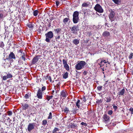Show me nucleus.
Listing matches in <instances>:
<instances>
[{
    "mask_svg": "<svg viewBox=\"0 0 133 133\" xmlns=\"http://www.w3.org/2000/svg\"><path fill=\"white\" fill-rule=\"evenodd\" d=\"M16 59V57L15 54L13 52H10L8 56H6V58L3 59L4 64H5V63L6 62V61H9L10 63H12L14 62V60H15Z\"/></svg>",
    "mask_w": 133,
    "mask_h": 133,
    "instance_id": "1",
    "label": "nucleus"
},
{
    "mask_svg": "<svg viewBox=\"0 0 133 133\" xmlns=\"http://www.w3.org/2000/svg\"><path fill=\"white\" fill-rule=\"evenodd\" d=\"M86 63L84 61H80L76 65L75 69L78 70L81 69L84 67V66L86 65Z\"/></svg>",
    "mask_w": 133,
    "mask_h": 133,
    "instance_id": "2",
    "label": "nucleus"
},
{
    "mask_svg": "<svg viewBox=\"0 0 133 133\" xmlns=\"http://www.w3.org/2000/svg\"><path fill=\"white\" fill-rule=\"evenodd\" d=\"M45 36L46 37L45 41L49 43L50 39L53 37L54 34L52 31H49L45 34Z\"/></svg>",
    "mask_w": 133,
    "mask_h": 133,
    "instance_id": "3",
    "label": "nucleus"
},
{
    "mask_svg": "<svg viewBox=\"0 0 133 133\" xmlns=\"http://www.w3.org/2000/svg\"><path fill=\"white\" fill-rule=\"evenodd\" d=\"M109 11L110 13L109 15V17L111 22H112L115 20L116 18L115 16V12L112 10Z\"/></svg>",
    "mask_w": 133,
    "mask_h": 133,
    "instance_id": "4",
    "label": "nucleus"
},
{
    "mask_svg": "<svg viewBox=\"0 0 133 133\" xmlns=\"http://www.w3.org/2000/svg\"><path fill=\"white\" fill-rule=\"evenodd\" d=\"M94 10L99 13H102L104 12V10L102 6L99 4H97L94 7Z\"/></svg>",
    "mask_w": 133,
    "mask_h": 133,
    "instance_id": "5",
    "label": "nucleus"
},
{
    "mask_svg": "<svg viewBox=\"0 0 133 133\" xmlns=\"http://www.w3.org/2000/svg\"><path fill=\"white\" fill-rule=\"evenodd\" d=\"M71 31L72 33L74 34H76L77 32L79 30L78 25H74L72 27L70 28Z\"/></svg>",
    "mask_w": 133,
    "mask_h": 133,
    "instance_id": "6",
    "label": "nucleus"
},
{
    "mask_svg": "<svg viewBox=\"0 0 133 133\" xmlns=\"http://www.w3.org/2000/svg\"><path fill=\"white\" fill-rule=\"evenodd\" d=\"M35 128V125L34 123H29L28 126L27 130L28 131L31 132V130L34 129Z\"/></svg>",
    "mask_w": 133,
    "mask_h": 133,
    "instance_id": "7",
    "label": "nucleus"
},
{
    "mask_svg": "<svg viewBox=\"0 0 133 133\" xmlns=\"http://www.w3.org/2000/svg\"><path fill=\"white\" fill-rule=\"evenodd\" d=\"M43 93L41 91V89H39L37 91V93L36 96L39 99H42L43 98Z\"/></svg>",
    "mask_w": 133,
    "mask_h": 133,
    "instance_id": "8",
    "label": "nucleus"
},
{
    "mask_svg": "<svg viewBox=\"0 0 133 133\" xmlns=\"http://www.w3.org/2000/svg\"><path fill=\"white\" fill-rule=\"evenodd\" d=\"M40 57L39 55H37L35 56L33 59L32 61V64H35L38 61Z\"/></svg>",
    "mask_w": 133,
    "mask_h": 133,
    "instance_id": "9",
    "label": "nucleus"
},
{
    "mask_svg": "<svg viewBox=\"0 0 133 133\" xmlns=\"http://www.w3.org/2000/svg\"><path fill=\"white\" fill-rule=\"evenodd\" d=\"M71 108L70 110V112H71L72 114H76L77 113V111L78 110V109H76L75 105H72L71 107Z\"/></svg>",
    "mask_w": 133,
    "mask_h": 133,
    "instance_id": "10",
    "label": "nucleus"
},
{
    "mask_svg": "<svg viewBox=\"0 0 133 133\" xmlns=\"http://www.w3.org/2000/svg\"><path fill=\"white\" fill-rule=\"evenodd\" d=\"M68 95L67 92L65 90H62L60 93V96L61 97L65 98L67 97Z\"/></svg>",
    "mask_w": 133,
    "mask_h": 133,
    "instance_id": "11",
    "label": "nucleus"
},
{
    "mask_svg": "<svg viewBox=\"0 0 133 133\" xmlns=\"http://www.w3.org/2000/svg\"><path fill=\"white\" fill-rule=\"evenodd\" d=\"M121 89L120 88H119L117 89V90L119 91V92L118 93V95L119 96H121L124 95L125 92V89L124 88H123L121 90L119 91L120 89Z\"/></svg>",
    "mask_w": 133,
    "mask_h": 133,
    "instance_id": "12",
    "label": "nucleus"
},
{
    "mask_svg": "<svg viewBox=\"0 0 133 133\" xmlns=\"http://www.w3.org/2000/svg\"><path fill=\"white\" fill-rule=\"evenodd\" d=\"M104 122L106 123L108 122L110 120V117L106 114H105L103 116Z\"/></svg>",
    "mask_w": 133,
    "mask_h": 133,
    "instance_id": "13",
    "label": "nucleus"
},
{
    "mask_svg": "<svg viewBox=\"0 0 133 133\" xmlns=\"http://www.w3.org/2000/svg\"><path fill=\"white\" fill-rule=\"evenodd\" d=\"M22 104V109L23 110H26L29 107L28 104L26 103H21Z\"/></svg>",
    "mask_w": 133,
    "mask_h": 133,
    "instance_id": "14",
    "label": "nucleus"
},
{
    "mask_svg": "<svg viewBox=\"0 0 133 133\" xmlns=\"http://www.w3.org/2000/svg\"><path fill=\"white\" fill-rule=\"evenodd\" d=\"M110 32L108 31H104L102 34V36L104 37H107L110 36Z\"/></svg>",
    "mask_w": 133,
    "mask_h": 133,
    "instance_id": "15",
    "label": "nucleus"
},
{
    "mask_svg": "<svg viewBox=\"0 0 133 133\" xmlns=\"http://www.w3.org/2000/svg\"><path fill=\"white\" fill-rule=\"evenodd\" d=\"M73 21L75 24L77 23L79 20V17H73L72 19Z\"/></svg>",
    "mask_w": 133,
    "mask_h": 133,
    "instance_id": "16",
    "label": "nucleus"
},
{
    "mask_svg": "<svg viewBox=\"0 0 133 133\" xmlns=\"http://www.w3.org/2000/svg\"><path fill=\"white\" fill-rule=\"evenodd\" d=\"M90 3L89 2H88L87 3L84 2L83 3L82 5V7H87L90 5Z\"/></svg>",
    "mask_w": 133,
    "mask_h": 133,
    "instance_id": "17",
    "label": "nucleus"
},
{
    "mask_svg": "<svg viewBox=\"0 0 133 133\" xmlns=\"http://www.w3.org/2000/svg\"><path fill=\"white\" fill-rule=\"evenodd\" d=\"M26 25L28 28H30V29L31 30H32L33 29V28L34 26V24H32V23H30L27 24Z\"/></svg>",
    "mask_w": 133,
    "mask_h": 133,
    "instance_id": "18",
    "label": "nucleus"
},
{
    "mask_svg": "<svg viewBox=\"0 0 133 133\" xmlns=\"http://www.w3.org/2000/svg\"><path fill=\"white\" fill-rule=\"evenodd\" d=\"M79 12L77 11H75L73 15V17H79Z\"/></svg>",
    "mask_w": 133,
    "mask_h": 133,
    "instance_id": "19",
    "label": "nucleus"
},
{
    "mask_svg": "<svg viewBox=\"0 0 133 133\" xmlns=\"http://www.w3.org/2000/svg\"><path fill=\"white\" fill-rule=\"evenodd\" d=\"M64 111L66 114H68L70 112V110H69V109L68 108L65 107L64 108Z\"/></svg>",
    "mask_w": 133,
    "mask_h": 133,
    "instance_id": "20",
    "label": "nucleus"
},
{
    "mask_svg": "<svg viewBox=\"0 0 133 133\" xmlns=\"http://www.w3.org/2000/svg\"><path fill=\"white\" fill-rule=\"evenodd\" d=\"M79 40L77 39H74L73 41V43L75 45H77L79 43Z\"/></svg>",
    "mask_w": 133,
    "mask_h": 133,
    "instance_id": "21",
    "label": "nucleus"
},
{
    "mask_svg": "<svg viewBox=\"0 0 133 133\" xmlns=\"http://www.w3.org/2000/svg\"><path fill=\"white\" fill-rule=\"evenodd\" d=\"M56 88L55 89H57V90H56L55 92L56 94L58 93L60 90V87L59 85L58 84H57L56 86Z\"/></svg>",
    "mask_w": 133,
    "mask_h": 133,
    "instance_id": "22",
    "label": "nucleus"
},
{
    "mask_svg": "<svg viewBox=\"0 0 133 133\" xmlns=\"http://www.w3.org/2000/svg\"><path fill=\"white\" fill-rule=\"evenodd\" d=\"M70 20L69 18H64L63 20V22L65 24H66Z\"/></svg>",
    "mask_w": 133,
    "mask_h": 133,
    "instance_id": "23",
    "label": "nucleus"
},
{
    "mask_svg": "<svg viewBox=\"0 0 133 133\" xmlns=\"http://www.w3.org/2000/svg\"><path fill=\"white\" fill-rule=\"evenodd\" d=\"M53 97V96L52 95L51 96H49L48 95H47L46 96V97H45L46 99H47V101H49L50 99H51Z\"/></svg>",
    "mask_w": 133,
    "mask_h": 133,
    "instance_id": "24",
    "label": "nucleus"
},
{
    "mask_svg": "<svg viewBox=\"0 0 133 133\" xmlns=\"http://www.w3.org/2000/svg\"><path fill=\"white\" fill-rule=\"evenodd\" d=\"M116 4H119L121 3V0H112Z\"/></svg>",
    "mask_w": 133,
    "mask_h": 133,
    "instance_id": "25",
    "label": "nucleus"
},
{
    "mask_svg": "<svg viewBox=\"0 0 133 133\" xmlns=\"http://www.w3.org/2000/svg\"><path fill=\"white\" fill-rule=\"evenodd\" d=\"M80 100L79 99H78L76 102V106L78 107V108H80Z\"/></svg>",
    "mask_w": 133,
    "mask_h": 133,
    "instance_id": "26",
    "label": "nucleus"
},
{
    "mask_svg": "<svg viewBox=\"0 0 133 133\" xmlns=\"http://www.w3.org/2000/svg\"><path fill=\"white\" fill-rule=\"evenodd\" d=\"M111 98L110 96H108L106 97L105 101H106V102L108 103L110 102L111 100Z\"/></svg>",
    "mask_w": 133,
    "mask_h": 133,
    "instance_id": "27",
    "label": "nucleus"
},
{
    "mask_svg": "<svg viewBox=\"0 0 133 133\" xmlns=\"http://www.w3.org/2000/svg\"><path fill=\"white\" fill-rule=\"evenodd\" d=\"M64 67L67 71H68L69 70V66L67 63L64 65Z\"/></svg>",
    "mask_w": 133,
    "mask_h": 133,
    "instance_id": "28",
    "label": "nucleus"
},
{
    "mask_svg": "<svg viewBox=\"0 0 133 133\" xmlns=\"http://www.w3.org/2000/svg\"><path fill=\"white\" fill-rule=\"evenodd\" d=\"M68 73L67 72H66L63 74V78L64 79H66L68 77Z\"/></svg>",
    "mask_w": 133,
    "mask_h": 133,
    "instance_id": "29",
    "label": "nucleus"
},
{
    "mask_svg": "<svg viewBox=\"0 0 133 133\" xmlns=\"http://www.w3.org/2000/svg\"><path fill=\"white\" fill-rule=\"evenodd\" d=\"M59 129L55 127L52 131V133H57V131L59 130Z\"/></svg>",
    "mask_w": 133,
    "mask_h": 133,
    "instance_id": "30",
    "label": "nucleus"
},
{
    "mask_svg": "<svg viewBox=\"0 0 133 133\" xmlns=\"http://www.w3.org/2000/svg\"><path fill=\"white\" fill-rule=\"evenodd\" d=\"M25 54H23V55H22V56L21 57V59H23L24 61H25L26 59L25 57Z\"/></svg>",
    "mask_w": 133,
    "mask_h": 133,
    "instance_id": "31",
    "label": "nucleus"
},
{
    "mask_svg": "<svg viewBox=\"0 0 133 133\" xmlns=\"http://www.w3.org/2000/svg\"><path fill=\"white\" fill-rule=\"evenodd\" d=\"M7 77L8 78H11L13 77L12 75L11 74H10L9 72L6 75Z\"/></svg>",
    "mask_w": 133,
    "mask_h": 133,
    "instance_id": "32",
    "label": "nucleus"
},
{
    "mask_svg": "<svg viewBox=\"0 0 133 133\" xmlns=\"http://www.w3.org/2000/svg\"><path fill=\"white\" fill-rule=\"evenodd\" d=\"M47 123V120L46 119H44L42 121V125L44 126H45Z\"/></svg>",
    "mask_w": 133,
    "mask_h": 133,
    "instance_id": "33",
    "label": "nucleus"
},
{
    "mask_svg": "<svg viewBox=\"0 0 133 133\" xmlns=\"http://www.w3.org/2000/svg\"><path fill=\"white\" fill-rule=\"evenodd\" d=\"M70 125V128H75L76 127V125L74 123H71Z\"/></svg>",
    "mask_w": 133,
    "mask_h": 133,
    "instance_id": "34",
    "label": "nucleus"
},
{
    "mask_svg": "<svg viewBox=\"0 0 133 133\" xmlns=\"http://www.w3.org/2000/svg\"><path fill=\"white\" fill-rule=\"evenodd\" d=\"M52 114L51 112H50L49 113L48 116V117L47 119H51L52 118Z\"/></svg>",
    "mask_w": 133,
    "mask_h": 133,
    "instance_id": "35",
    "label": "nucleus"
},
{
    "mask_svg": "<svg viewBox=\"0 0 133 133\" xmlns=\"http://www.w3.org/2000/svg\"><path fill=\"white\" fill-rule=\"evenodd\" d=\"M103 62L101 60V62L98 64V65L100 66V67H102V66H105L103 64Z\"/></svg>",
    "mask_w": 133,
    "mask_h": 133,
    "instance_id": "36",
    "label": "nucleus"
},
{
    "mask_svg": "<svg viewBox=\"0 0 133 133\" xmlns=\"http://www.w3.org/2000/svg\"><path fill=\"white\" fill-rule=\"evenodd\" d=\"M38 12V11L37 10L34 11L33 12V15L35 16H36L37 15Z\"/></svg>",
    "mask_w": 133,
    "mask_h": 133,
    "instance_id": "37",
    "label": "nucleus"
},
{
    "mask_svg": "<svg viewBox=\"0 0 133 133\" xmlns=\"http://www.w3.org/2000/svg\"><path fill=\"white\" fill-rule=\"evenodd\" d=\"M55 31H56L57 33H58L61 31V29L60 28H57L55 29Z\"/></svg>",
    "mask_w": 133,
    "mask_h": 133,
    "instance_id": "38",
    "label": "nucleus"
},
{
    "mask_svg": "<svg viewBox=\"0 0 133 133\" xmlns=\"http://www.w3.org/2000/svg\"><path fill=\"white\" fill-rule=\"evenodd\" d=\"M4 46V44L3 42H0V47L3 48Z\"/></svg>",
    "mask_w": 133,
    "mask_h": 133,
    "instance_id": "39",
    "label": "nucleus"
},
{
    "mask_svg": "<svg viewBox=\"0 0 133 133\" xmlns=\"http://www.w3.org/2000/svg\"><path fill=\"white\" fill-rule=\"evenodd\" d=\"M7 112L8 115L9 116H11L12 114V112L11 111H9Z\"/></svg>",
    "mask_w": 133,
    "mask_h": 133,
    "instance_id": "40",
    "label": "nucleus"
},
{
    "mask_svg": "<svg viewBox=\"0 0 133 133\" xmlns=\"http://www.w3.org/2000/svg\"><path fill=\"white\" fill-rule=\"evenodd\" d=\"M102 86H98L97 87V90L99 91H101L102 90Z\"/></svg>",
    "mask_w": 133,
    "mask_h": 133,
    "instance_id": "41",
    "label": "nucleus"
},
{
    "mask_svg": "<svg viewBox=\"0 0 133 133\" xmlns=\"http://www.w3.org/2000/svg\"><path fill=\"white\" fill-rule=\"evenodd\" d=\"M113 113V112L111 110H110L108 111V114L110 115H111Z\"/></svg>",
    "mask_w": 133,
    "mask_h": 133,
    "instance_id": "42",
    "label": "nucleus"
},
{
    "mask_svg": "<svg viewBox=\"0 0 133 133\" xmlns=\"http://www.w3.org/2000/svg\"><path fill=\"white\" fill-rule=\"evenodd\" d=\"M46 89V87L45 86H43L41 88V91L42 92L45 90Z\"/></svg>",
    "mask_w": 133,
    "mask_h": 133,
    "instance_id": "43",
    "label": "nucleus"
},
{
    "mask_svg": "<svg viewBox=\"0 0 133 133\" xmlns=\"http://www.w3.org/2000/svg\"><path fill=\"white\" fill-rule=\"evenodd\" d=\"M63 63L64 65L66 64L67 63V60H66L65 59H63L62 60Z\"/></svg>",
    "mask_w": 133,
    "mask_h": 133,
    "instance_id": "44",
    "label": "nucleus"
},
{
    "mask_svg": "<svg viewBox=\"0 0 133 133\" xmlns=\"http://www.w3.org/2000/svg\"><path fill=\"white\" fill-rule=\"evenodd\" d=\"M102 102L101 99L100 100L98 99L96 101V103L98 104L101 103Z\"/></svg>",
    "mask_w": 133,
    "mask_h": 133,
    "instance_id": "45",
    "label": "nucleus"
},
{
    "mask_svg": "<svg viewBox=\"0 0 133 133\" xmlns=\"http://www.w3.org/2000/svg\"><path fill=\"white\" fill-rule=\"evenodd\" d=\"M112 106H113V108L114 109V110L115 111H116L117 109V106L115 105V104H113L112 105Z\"/></svg>",
    "mask_w": 133,
    "mask_h": 133,
    "instance_id": "46",
    "label": "nucleus"
},
{
    "mask_svg": "<svg viewBox=\"0 0 133 133\" xmlns=\"http://www.w3.org/2000/svg\"><path fill=\"white\" fill-rule=\"evenodd\" d=\"M81 125H82L85 126V127L87 126V124L86 123H84L83 122H82L81 123Z\"/></svg>",
    "mask_w": 133,
    "mask_h": 133,
    "instance_id": "47",
    "label": "nucleus"
},
{
    "mask_svg": "<svg viewBox=\"0 0 133 133\" xmlns=\"http://www.w3.org/2000/svg\"><path fill=\"white\" fill-rule=\"evenodd\" d=\"M18 52L20 53L21 54V55H23V54H25L24 52H23V50L22 49H20L19 50Z\"/></svg>",
    "mask_w": 133,
    "mask_h": 133,
    "instance_id": "48",
    "label": "nucleus"
},
{
    "mask_svg": "<svg viewBox=\"0 0 133 133\" xmlns=\"http://www.w3.org/2000/svg\"><path fill=\"white\" fill-rule=\"evenodd\" d=\"M24 97L26 99H28L29 98V96L28 94H26L24 96Z\"/></svg>",
    "mask_w": 133,
    "mask_h": 133,
    "instance_id": "49",
    "label": "nucleus"
},
{
    "mask_svg": "<svg viewBox=\"0 0 133 133\" xmlns=\"http://www.w3.org/2000/svg\"><path fill=\"white\" fill-rule=\"evenodd\" d=\"M99 68L101 70V71H104L105 70H106V69L105 68L104 66H102V67H99Z\"/></svg>",
    "mask_w": 133,
    "mask_h": 133,
    "instance_id": "50",
    "label": "nucleus"
},
{
    "mask_svg": "<svg viewBox=\"0 0 133 133\" xmlns=\"http://www.w3.org/2000/svg\"><path fill=\"white\" fill-rule=\"evenodd\" d=\"M102 60V62H103L104 63H108V64H110V63L108 61H106L105 60Z\"/></svg>",
    "mask_w": 133,
    "mask_h": 133,
    "instance_id": "51",
    "label": "nucleus"
},
{
    "mask_svg": "<svg viewBox=\"0 0 133 133\" xmlns=\"http://www.w3.org/2000/svg\"><path fill=\"white\" fill-rule=\"evenodd\" d=\"M133 56V53H131L130 56H129V58L130 59H131L132 58V57Z\"/></svg>",
    "mask_w": 133,
    "mask_h": 133,
    "instance_id": "52",
    "label": "nucleus"
},
{
    "mask_svg": "<svg viewBox=\"0 0 133 133\" xmlns=\"http://www.w3.org/2000/svg\"><path fill=\"white\" fill-rule=\"evenodd\" d=\"M49 75H48L46 76H44V77L45 80H47L49 79Z\"/></svg>",
    "mask_w": 133,
    "mask_h": 133,
    "instance_id": "53",
    "label": "nucleus"
},
{
    "mask_svg": "<svg viewBox=\"0 0 133 133\" xmlns=\"http://www.w3.org/2000/svg\"><path fill=\"white\" fill-rule=\"evenodd\" d=\"M8 78L7 77V76H6L5 75L3 76L2 78V79L3 80H6Z\"/></svg>",
    "mask_w": 133,
    "mask_h": 133,
    "instance_id": "54",
    "label": "nucleus"
},
{
    "mask_svg": "<svg viewBox=\"0 0 133 133\" xmlns=\"http://www.w3.org/2000/svg\"><path fill=\"white\" fill-rule=\"evenodd\" d=\"M18 63L20 65H22L23 64V62L20 59V60H19Z\"/></svg>",
    "mask_w": 133,
    "mask_h": 133,
    "instance_id": "55",
    "label": "nucleus"
},
{
    "mask_svg": "<svg viewBox=\"0 0 133 133\" xmlns=\"http://www.w3.org/2000/svg\"><path fill=\"white\" fill-rule=\"evenodd\" d=\"M21 1L20 0L19 1H17V3H16V4L17 5H19L21 3Z\"/></svg>",
    "mask_w": 133,
    "mask_h": 133,
    "instance_id": "56",
    "label": "nucleus"
},
{
    "mask_svg": "<svg viewBox=\"0 0 133 133\" xmlns=\"http://www.w3.org/2000/svg\"><path fill=\"white\" fill-rule=\"evenodd\" d=\"M89 39H87L86 40L84 41V42L85 43H88L89 41Z\"/></svg>",
    "mask_w": 133,
    "mask_h": 133,
    "instance_id": "57",
    "label": "nucleus"
},
{
    "mask_svg": "<svg viewBox=\"0 0 133 133\" xmlns=\"http://www.w3.org/2000/svg\"><path fill=\"white\" fill-rule=\"evenodd\" d=\"M84 102L86 101L87 99H86L85 97V96H83L82 98Z\"/></svg>",
    "mask_w": 133,
    "mask_h": 133,
    "instance_id": "58",
    "label": "nucleus"
},
{
    "mask_svg": "<svg viewBox=\"0 0 133 133\" xmlns=\"http://www.w3.org/2000/svg\"><path fill=\"white\" fill-rule=\"evenodd\" d=\"M129 110L131 112V114H133V108H130L129 109Z\"/></svg>",
    "mask_w": 133,
    "mask_h": 133,
    "instance_id": "59",
    "label": "nucleus"
},
{
    "mask_svg": "<svg viewBox=\"0 0 133 133\" xmlns=\"http://www.w3.org/2000/svg\"><path fill=\"white\" fill-rule=\"evenodd\" d=\"M60 38V37L59 36H58L57 37H56L55 39L56 41H58Z\"/></svg>",
    "mask_w": 133,
    "mask_h": 133,
    "instance_id": "60",
    "label": "nucleus"
},
{
    "mask_svg": "<svg viewBox=\"0 0 133 133\" xmlns=\"http://www.w3.org/2000/svg\"><path fill=\"white\" fill-rule=\"evenodd\" d=\"M56 4L57 6H58L59 5V2L58 1H56Z\"/></svg>",
    "mask_w": 133,
    "mask_h": 133,
    "instance_id": "61",
    "label": "nucleus"
},
{
    "mask_svg": "<svg viewBox=\"0 0 133 133\" xmlns=\"http://www.w3.org/2000/svg\"><path fill=\"white\" fill-rule=\"evenodd\" d=\"M88 72L86 71H84L83 72V75H86L87 74Z\"/></svg>",
    "mask_w": 133,
    "mask_h": 133,
    "instance_id": "62",
    "label": "nucleus"
},
{
    "mask_svg": "<svg viewBox=\"0 0 133 133\" xmlns=\"http://www.w3.org/2000/svg\"><path fill=\"white\" fill-rule=\"evenodd\" d=\"M109 83V82H108V81H106V82L105 83L104 85V86L105 87V85H108V84Z\"/></svg>",
    "mask_w": 133,
    "mask_h": 133,
    "instance_id": "63",
    "label": "nucleus"
},
{
    "mask_svg": "<svg viewBox=\"0 0 133 133\" xmlns=\"http://www.w3.org/2000/svg\"><path fill=\"white\" fill-rule=\"evenodd\" d=\"M116 122H115L114 123L113 122L112 123V125L113 126H115L116 125Z\"/></svg>",
    "mask_w": 133,
    "mask_h": 133,
    "instance_id": "64",
    "label": "nucleus"
}]
</instances>
